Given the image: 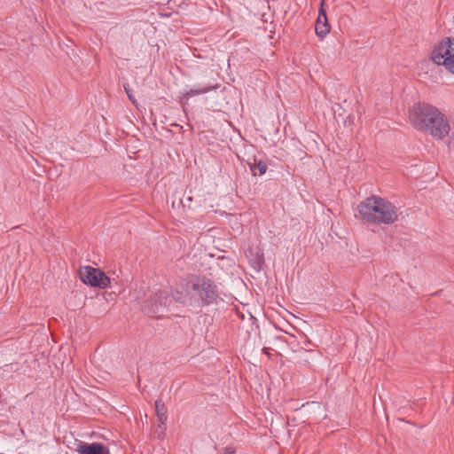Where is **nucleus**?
<instances>
[{
    "mask_svg": "<svg viewBox=\"0 0 454 454\" xmlns=\"http://www.w3.org/2000/svg\"><path fill=\"white\" fill-rule=\"evenodd\" d=\"M155 411L160 424L165 425L167 421V410L162 400L158 399L155 401Z\"/></svg>",
    "mask_w": 454,
    "mask_h": 454,
    "instance_id": "nucleus-9",
    "label": "nucleus"
},
{
    "mask_svg": "<svg viewBox=\"0 0 454 454\" xmlns=\"http://www.w3.org/2000/svg\"><path fill=\"white\" fill-rule=\"evenodd\" d=\"M124 90H125V92H126V94H127V96H128L129 99V100H130L134 105H136V104H137V100H136V98H134V96H133V94H132V92H131V90H130V89H129V87H128V86H126V85H124Z\"/></svg>",
    "mask_w": 454,
    "mask_h": 454,
    "instance_id": "nucleus-12",
    "label": "nucleus"
},
{
    "mask_svg": "<svg viewBox=\"0 0 454 454\" xmlns=\"http://www.w3.org/2000/svg\"><path fill=\"white\" fill-rule=\"evenodd\" d=\"M324 4L325 1L322 0L318 11V16L315 24L316 34L320 39H323L327 34H329L331 30V26L328 23V19L326 16V12L324 8Z\"/></svg>",
    "mask_w": 454,
    "mask_h": 454,
    "instance_id": "nucleus-6",
    "label": "nucleus"
},
{
    "mask_svg": "<svg viewBox=\"0 0 454 454\" xmlns=\"http://www.w3.org/2000/svg\"><path fill=\"white\" fill-rule=\"evenodd\" d=\"M454 56V36L444 37L433 48L431 60L437 66H442Z\"/></svg>",
    "mask_w": 454,
    "mask_h": 454,
    "instance_id": "nucleus-5",
    "label": "nucleus"
},
{
    "mask_svg": "<svg viewBox=\"0 0 454 454\" xmlns=\"http://www.w3.org/2000/svg\"><path fill=\"white\" fill-rule=\"evenodd\" d=\"M361 217L372 223L391 224L398 218L397 207L387 199L372 195L358 205Z\"/></svg>",
    "mask_w": 454,
    "mask_h": 454,
    "instance_id": "nucleus-3",
    "label": "nucleus"
},
{
    "mask_svg": "<svg viewBox=\"0 0 454 454\" xmlns=\"http://www.w3.org/2000/svg\"><path fill=\"white\" fill-rule=\"evenodd\" d=\"M255 168L258 169L261 175H263L267 170V165L262 160H259L255 165Z\"/></svg>",
    "mask_w": 454,
    "mask_h": 454,
    "instance_id": "nucleus-11",
    "label": "nucleus"
},
{
    "mask_svg": "<svg viewBox=\"0 0 454 454\" xmlns=\"http://www.w3.org/2000/svg\"><path fill=\"white\" fill-rule=\"evenodd\" d=\"M171 301H172L171 298L167 297V296H162V294H160L155 300V302H156L155 306L157 307L158 303L161 306H169Z\"/></svg>",
    "mask_w": 454,
    "mask_h": 454,
    "instance_id": "nucleus-10",
    "label": "nucleus"
},
{
    "mask_svg": "<svg viewBox=\"0 0 454 454\" xmlns=\"http://www.w3.org/2000/svg\"><path fill=\"white\" fill-rule=\"evenodd\" d=\"M409 121L415 129L437 140L448 137L451 129L448 116L435 106L425 102L416 103L410 108Z\"/></svg>",
    "mask_w": 454,
    "mask_h": 454,
    "instance_id": "nucleus-1",
    "label": "nucleus"
},
{
    "mask_svg": "<svg viewBox=\"0 0 454 454\" xmlns=\"http://www.w3.org/2000/svg\"><path fill=\"white\" fill-rule=\"evenodd\" d=\"M79 278L82 283L90 286L105 289L110 285V278L101 270L91 266H83L79 270Z\"/></svg>",
    "mask_w": 454,
    "mask_h": 454,
    "instance_id": "nucleus-4",
    "label": "nucleus"
},
{
    "mask_svg": "<svg viewBox=\"0 0 454 454\" xmlns=\"http://www.w3.org/2000/svg\"><path fill=\"white\" fill-rule=\"evenodd\" d=\"M217 88H218L217 85H215V86H207V87H203V88H201L200 86H194L193 88L186 90L183 93V98H185V99H189L190 98H192V97H195V96H198V95H200V94L207 93L210 90H215Z\"/></svg>",
    "mask_w": 454,
    "mask_h": 454,
    "instance_id": "nucleus-8",
    "label": "nucleus"
},
{
    "mask_svg": "<svg viewBox=\"0 0 454 454\" xmlns=\"http://www.w3.org/2000/svg\"><path fill=\"white\" fill-rule=\"evenodd\" d=\"M224 454H235V450L232 448H226L224 450Z\"/></svg>",
    "mask_w": 454,
    "mask_h": 454,
    "instance_id": "nucleus-13",
    "label": "nucleus"
},
{
    "mask_svg": "<svg viewBox=\"0 0 454 454\" xmlns=\"http://www.w3.org/2000/svg\"><path fill=\"white\" fill-rule=\"evenodd\" d=\"M75 450L79 454H110L109 450L101 442L86 443L80 442Z\"/></svg>",
    "mask_w": 454,
    "mask_h": 454,
    "instance_id": "nucleus-7",
    "label": "nucleus"
},
{
    "mask_svg": "<svg viewBox=\"0 0 454 454\" xmlns=\"http://www.w3.org/2000/svg\"><path fill=\"white\" fill-rule=\"evenodd\" d=\"M217 296L216 287L210 279L191 276L176 284L172 299L193 306L211 303Z\"/></svg>",
    "mask_w": 454,
    "mask_h": 454,
    "instance_id": "nucleus-2",
    "label": "nucleus"
}]
</instances>
